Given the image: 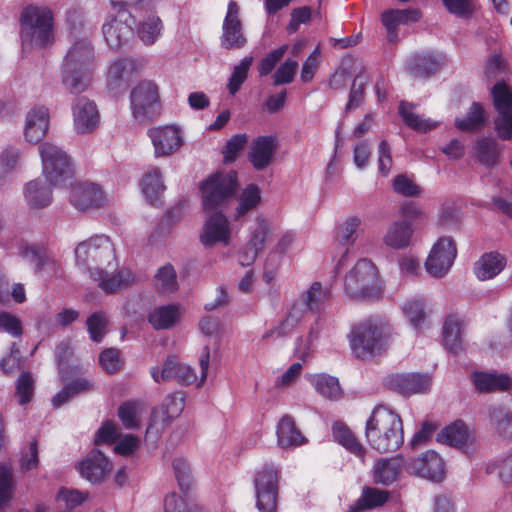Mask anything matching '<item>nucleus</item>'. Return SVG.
<instances>
[{
    "mask_svg": "<svg viewBox=\"0 0 512 512\" xmlns=\"http://www.w3.org/2000/svg\"><path fill=\"white\" fill-rule=\"evenodd\" d=\"M93 49L90 42L82 38L72 44L62 68V82L72 93L83 92L93 78Z\"/></svg>",
    "mask_w": 512,
    "mask_h": 512,
    "instance_id": "nucleus-2",
    "label": "nucleus"
},
{
    "mask_svg": "<svg viewBox=\"0 0 512 512\" xmlns=\"http://www.w3.org/2000/svg\"><path fill=\"white\" fill-rule=\"evenodd\" d=\"M26 205L31 210H40L52 203L51 184L43 178H36L27 182L23 188Z\"/></svg>",
    "mask_w": 512,
    "mask_h": 512,
    "instance_id": "nucleus-26",
    "label": "nucleus"
},
{
    "mask_svg": "<svg viewBox=\"0 0 512 512\" xmlns=\"http://www.w3.org/2000/svg\"><path fill=\"white\" fill-rule=\"evenodd\" d=\"M389 498L386 491L366 487L363 489L359 499L350 506V512H361L384 505Z\"/></svg>",
    "mask_w": 512,
    "mask_h": 512,
    "instance_id": "nucleus-47",
    "label": "nucleus"
},
{
    "mask_svg": "<svg viewBox=\"0 0 512 512\" xmlns=\"http://www.w3.org/2000/svg\"><path fill=\"white\" fill-rule=\"evenodd\" d=\"M163 31L164 24L161 18L154 13L143 17L136 26V34L146 46L156 43L161 38Z\"/></svg>",
    "mask_w": 512,
    "mask_h": 512,
    "instance_id": "nucleus-38",
    "label": "nucleus"
},
{
    "mask_svg": "<svg viewBox=\"0 0 512 512\" xmlns=\"http://www.w3.org/2000/svg\"><path fill=\"white\" fill-rule=\"evenodd\" d=\"M414 229L407 219L392 222L383 235V243L393 250H402L412 244Z\"/></svg>",
    "mask_w": 512,
    "mask_h": 512,
    "instance_id": "nucleus-25",
    "label": "nucleus"
},
{
    "mask_svg": "<svg viewBox=\"0 0 512 512\" xmlns=\"http://www.w3.org/2000/svg\"><path fill=\"white\" fill-rule=\"evenodd\" d=\"M365 437L369 446L380 453L397 451L404 443L401 416L387 406H376L366 421Z\"/></svg>",
    "mask_w": 512,
    "mask_h": 512,
    "instance_id": "nucleus-1",
    "label": "nucleus"
},
{
    "mask_svg": "<svg viewBox=\"0 0 512 512\" xmlns=\"http://www.w3.org/2000/svg\"><path fill=\"white\" fill-rule=\"evenodd\" d=\"M140 187L147 202L157 203L166 189L161 170L157 167L150 168L143 175Z\"/></svg>",
    "mask_w": 512,
    "mask_h": 512,
    "instance_id": "nucleus-36",
    "label": "nucleus"
},
{
    "mask_svg": "<svg viewBox=\"0 0 512 512\" xmlns=\"http://www.w3.org/2000/svg\"><path fill=\"white\" fill-rule=\"evenodd\" d=\"M69 190V201L78 210L86 211L103 206L107 197L102 189L94 183H76L65 186Z\"/></svg>",
    "mask_w": 512,
    "mask_h": 512,
    "instance_id": "nucleus-16",
    "label": "nucleus"
},
{
    "mask_svg": "<svg viewBox=\"0 0 512 512\" xmlns=\"http://www.w3.org/2000/svg\"><path fill=\"white\" fill-rule=\"evenodd\" d=\"M402 469V458H380L373 465L372 476L376 483L388 486L398 479Z\"/></svg>",
    "mask_w": 512,
    "mask_h": 512,
    "instance_id": "nucleus-32",
    "label": "nucleus"
},
{
    "mask_svg": "<svg viewBox=\"0 0 512 512\" xmlns=\"http://www.w3.org/2000/svg\"><path fill=\"white\" fill-rule=\"evenodd\" d=\"M330 298L331 290L320 282L312 283L308 290L300 297L302 301H305L306 307L313 312L324 310Z\"/></svg>",
    "mask_w": 512,
    "mask_h": 512,
    "instance_id": "nucleus-45",
    "label": "nucleus"
},
{
    "mask_svg": "<svg viewBox=\"0 0 512 512\" xmlns=\"http://www.w3.org/2000/svg\"><path fill=\"white\" fill-rule=\"evenodd\" d=\"M15 395L20 405L29 403L34 395V379L28 372H23L16 382Z\"/></svg>",
    "mask_w": 512,
    "mask_h": 512,
    "instance_id": "nucleus-63",
    "label": "nucleus"
},
{
    "mask_svg": "<svg viewBox=\"0 0 512 512\" xmlns=\"http://www.w3.org/2000/svg\"><path fill=\"white\" fill-rule=\"evenodd\" d=\"M346 294L357 300L371 299L383 291L376 265L367 258L359 259L345 276Z\"/></svg>",
    "mask_w": 512,
    "mask_h": 512,
    "instance_id": "nucleus-5",
    "label": "nucleus"
},
{
    "mask_svg": "<svg viewBox=\"0 0 512 512\" xmlns=\"http://www.w3.org/2000/svg\"><path fill=\"white\" fill-rule=\"evenodd\" d=\"M473 382L480 392L506 391L512 385V377L505 373L477 372L473 375Z\"/></svg>",
    "mask_w": 512,
    "mask_h": 512,
    "instance_id": "nucleus-34",
    "label": "nucleus"
},
{
    "mask_svg": "<svg viewBox=\"0 0 512 512\" xmlns=\"http://www.w3.org/2000/svg\"><path fill=\"white\" fill-rule=\"evenodd\" d=\"M183 398L173 395L166 400L165 408L155 409L152 412L151 420L147 427V435L159 434L173 418L177 417L183 410Z\"/></svg>",
    "mask_w": 512,
    "mask_h": 512,
    "instance_id": "nucleus-23",
    "label": "nucleus"
},
{
    "mask_svg": "<svg viewBox=\"0 0 512 512\" xmlns=\"http://www.w3.org/2000/svg\"><path fill=\"white\" fill-rule=\"evenodd\" d=\"M399 113L402 116L404 122L410 128L419 131L427 132L437 126L436 121H432L429 118H423L413 112V107L405 102H402L399 106Z\"/></svg>",
    "mask_w": 512,
    "mask_h": 512,
    "instance_id": "nucleus-51",
    "label": "nucleus"
},
{
    "mask_svg": "<svg viewBox=\"0 0 512 512\" xmlns=\"http://www.w3.org/2000/svg\"><path fill=\"white\" fill-rule=\"evenodd\" d=\"M457 256V247L451 237L438 238L432 245L425 261V268L434 278L444 277L453 266Z\"/></svg>",
    "mask_w": 512,
    "mask_h": 512,
    "instance_id": "nucleus-11",
    "label": "nucleus"
},
{
    "mask_svg": "<svg viewBox=\"0 0 512 512\" xmlns=\"http://www.w3.org/2000/svg\"><path fill=\"white\" fill-rule=\"evenodd\" d=\"M72 112L74 129L77 133H90L98 127L100 114L93 101L87 98L77 99L73 105Z\"/></svg>",
    "mask_w": 512,
    "mask_h": 512,
    "instance_id": "nucleus-21",
    "label": "nucleus"
},
{
    "mask_svg": "<svg viewBox=\"0 0 512 512\" xmlns=\"http://www.w3.org/2000/svg\"><path fill=\"white\" fill-rule=\"evenodd\" d=\"M462 319L458 315H449L443 326V342L451 351L457 352L462 347Z\"/></svg>",
    "mask_w": 512,
    "mask_h": 512,
    "instance_id": "nucleus-46",
    "label": "nucleus"
},
{
    "mask_svg": "<svg viewBox=\"0 0 512 512\" xmlns=\"http://www.w3.org/2000/svg\"><path fill=\"white\" fill-rule=\"evenodd\" d=\"M210 364V350L208 347H204L200 357H199V365L201 368L200 376H197L195 371L186 364L180 363L177 360V371L175 380L183 385H192L195 384L197 387H200L204 384L207 378V372Z\"/></svg>",
    "mask_w": 512,
    "mask_h": 512,
    "instance_id": "nucleus-29",
    "label": "nucleus"
},
{
    "mask_svg": "<svg viewBox=\"0 0 512 512\" xmlns=\"http://www.w3.org/2000/svg\"><path fill=\"white\" fill-rule=\"evenodd\" d=\"M279 470L271 464L259 468L254 477L256 507L259 512H276Z\"/></svg>",
    "mask_w": 512,
    "mask_h": 512,
    "instance_id": "nucleus-9",
    "label": "nucleus"
},
{
    "mask_svg": "<svg viewBox=\"0 0 512 512\" xmlns=\"http://www.w3.org/2000/svg\"><path fill=\"white\" fill-rule=\"evenodd\" d=\"M172 467L180 489L188 490L193 483V475L188 461L184 458H175Z\"/></svg>",
    "mask_w": 512,
    "mask_h": 512,
    "instance_id": "nucleus-62",
    "label": "nucleus"
},
{
    "mask_svg": "<svg viewBox=\"0 0 512 512\" xmlns=\"http://www.w3.org/2000/svg\"><path fill=\"white\" fill-rule=\"evenodd\" d=\"M353 353L368 358L385 350L389 344V327L380 319H368L355 325L349 335Z\"/></svg>",
    "mask_w": 512,
    "mask_h": 512,
    "instance_id": "nucleus-4",
    "label": "nucleus"
},
{
    "mask_svg": "<svg viewBox=\"0 0 512 512\" xmlns=\"http://www.w3.org/2000/svg\"><path fill=\"white\" fill-rule=\"evenodd\" d=\"M160 102L159 88L151 80L138 82L130 93V108L133 118L138 122L151 119Z\"/></svg>",
    "mask_w": 512,
    "mask_h": 512,
    "instance_id": "nucleus-10",
    "label": "nucleus"
},
{
    "mask_svg": "<svg viewBox=\"0 0 512 512\" xmlns=\"http://www.w3.org/2000/svg\"><path fill=\"white\" fill-rule=\"evenodd\" d=\"M318 338V329L312 327L306 336H301L296 340L294 348L295 356L302 361H308L311 359Z\"/></svg>",
    "mask_w": 512,
    "mask_h": 512,
    "instance_id": "nucleus-54",
    "label": "nucleus"
},
{
    "mask_svg": "<svg viewBox=\"0 0 512 512\" xmlns=\"http://www.w3.org/2000/svg\"><path fill=\"white\" fill-rule=\"evenodd\" d=\"M332 434L334 440L338 444H340L349 453L353 454L354 456L359 458L362 463H364L366 448L344 423H334L332 426Z\"/></svg>",
    "mask_w": 512,
    "mask_h": 512,
    "instance_id": "nucleus-35",
    "label": "nucleus"
},
{
    "mask_svg": "<svg viewBox=\"0 0 512 512\" xmlns=\"http://www.w3.org/2000/svg\"><path fill=\"white\" fill-rule=\"evenodd\" d=\"M38 150L42 161L43 179L60 188L72 184L74 170L66 152L50 142L41 144Z\"/></svg>",
    "mask_w": 512,
    "mask_h": 512,
    "instance_id": "nucleus-7",
    "label": "nucleus"
},
{
    "mask_svg": "<svg viewBox=\"0 0 512 512\" xmlns=\"http://www.w3.org/2000/svg\"><path fill=\"white\" fill-rule=\"evenodd\" d=\"M443 57L440 55H435L432 53H427L415 58L409 64V69L411 73L415 74H428L436 71L443 62Z\"/></svg>",
    "mask_w": 512,
    "mask_h": 512,
    "instance_id": "nucleus-55",
    "label": "nucleus"
},
{
    "mask_svg": "<svg viewBox=\"0 0 512 512\" xmlns=\"http://www.w3.org/2000/svg\"><path fill=\"white\" fill-rule=\"evenodd\" d=\"M302 246L295 233L284 232L270 249L269 256L281 261L285 256H293L300 253Z\"/></svg>",
    "mask_w": 512,
    "mask_h": 512,
    "instance_id": "nucleus-44",
    "label": "nucleus"
},
{
    "mask_svg": "<svg viewBox=\"0 0 512 512\" xmlns=\"http://www.w3.org/2000/svg\"><path fill=\"white\" fill-rule=\"evenodd\" d=\"M183 308L180 304H168L156 307L148 317L149 323L157 330L169 329L182 318Z\"/></svg>",
    "mask_w": 512,
    "mask_h": 512,
    "instance_id": "nucleus-33",
    "label": "nucleus"
},
{
    "mask_svg": "<svg viewBox=\"0 0 512 512\" xmlns=\"http://www.w3.org/2000/svg\"><path fill=\"white\" fill-rule=\"evenodd\" d=\"M155 286L163 293H173L178 289L174 267L166 264L160 267L154 276Z\"/></svg>",
    "mask_w": 512,
    "mask_h": 512,
    "instance_id": "nucleus-53",
    "label": "nucleus"
},
{
    "mask_svg": "<svg viewBox=\"0 0 512 512\" xmlns=\"http://www.w3.org/2000/svg\"><path fill=\"white\" fill-rule=\"evenodd\" d=\"M492 430L504 439L512 438V412L502 406H493L488 411Z\"/></svg>",
    "mask_w": 512,
    "mask_h": 512,
    "instance_id": "nucleus-41",
    "label": "nucleus"
},
{
    "mask_svg": "<svg viewBox=\"0 0 512 512\" xmlns=\"http://www.w3.org/2000/svg\"><path fill=\"white\" fill-rule=\"evenodd\" d=\"M487 121V114L482 104L473 102L464 117L455 119V126L462 131H476L483 128Z\"/></svg>",
    "mask_w": 512,
    "mask_h": 512,
    "instance_id": "nucleus-43",
    "label": "nucleus"
},
{
    "mask_svg": "<svg viewBox=\"0 0 512 512\" xmlns=\"http://www.w3.org/2000/svg\"><path fill=\"white\" fill-rule=\"evenodd\" d=\"M50 113L44 105H35L31 107L24 118L23 138L30 144L39 143L49 131Z\"/></svg>",
    "mask_w": 512,
    "mask_h": 512,
    "instance_id": "nucleus-18",
    "label": "nucleus"
},
{
    "mask_svg": "<svg viewBox=\"0 0 512 512\" xmlns=\"http://www.w3.org/2000/svg\"><path fill=\"white\" fill-rule=\"evenodd\" d=\"M247 39L243 32L240 19V8L231 0L227 5V12L222 25L220 44L225 49H241L246 45Z\"/></svg>",
    "mask_w": 512,
    "mask_h": 512,
    "instance_id": "nucleus-14",
    "label": "nucleus"
},
{
    "mask_svg": "<svg viewBox=\"0 0 512 512\" xmlns=\"http://www.w3.org/2000/svg\"><path fill=\"white\" fill-rule=\"evenodd\" d=\"M75 259L79 267L88 271L90 277L115 261L114 247L105 235L93 236L77 245Z\"/></svg>",
    "mask_w": 512,
    "mask_h": 512,
    "instance_id": "nucleus-6",
    "label": "nucleus"
},
{
    "mask_svg": "<svg viewBox=\"0 0 512 512\" xmlns=\"http://www.w3.org/2000/svg\"><path fill=\"white\" fill-rule=\"evenodd\" d=\"M82 478L91 483L103 482L112 472V462L99 450H92L76 466Z\"/></svg>",
    "mask_w": 512,
    "mask_h": 512,
    "instance_id": "nucleus-20",
    "label": "nucleus"
},
{
    "mask_svg": "<svg viewBox=\"0 0 512 512\" xmlns=\"http://www.w3.org/2000/svg\"><path fill=\"white\" fill-rule=\"evenodd\" d=\"M277 231L276 223L263 215H258L250 227V238L245 251L239 255V263L242 266L250 265L262 251L268 240Z\"/></svg>",
    "mask_w": 512,
    "mask_h": 512,
    "instance_id": "nucleus-12",
    "label": "nucleus"
},
{
    "mask_svg": "<svg viewBox=\"0 0 512 512\" xmlns=\"http://www.w3.org/2000/svg\"><path fill=\"white\" fill-rule=\"evenodd\" d=\"M277 442L282 448H295L306 443V438L296 428L290 416H283L277 424Z\"/></svg>",
    "mask_w": 512,
    "mask_h": 512,
    "instance_id": "nucleus-37",
    "label": "nucleus"
},
{
    "mask_svg": "<svg viewBox=\"0 0 512 512\" xmlns=\"http://www.w3.org/2000/svg\"><path fill=\"white\" fill-rule=\"evenodd\" d=\"M0 331L18 338L23 334V324L21 319L8 311L0 310Z\"/></svg>",
    "mask_w": 512,
    "mask_h": 512,
    "instance_id": "nucleus-64",
    "label": "nucleus"
},
{
    "mask_svg": "<svg viewBox=\"0 0 512 512\" xmlns=\"http://www.w3.org/2000/svg\"><path fill=\"white\" fill-rule=\"evenodd\" d=\"M307 310H309L305 301H302L300 298L295 300L291 305L286 318L280 324V335H285L294 327H296L304 318Z\"/></svg>",
    "mask_w": 512,
    "mask_h": 512,
    "instance_id": "nucleus-56",
    "label": "nucleus"
},
{
    "mask_svg": "<svg viewBox=\"0 0 512 512\" xmlns=\"http://www.w3.org/2000/svg\"><path fill=\"white\" fill-rule=\"evenodd\" d=\"M468 436V428L465 423L455 421L440 431L437 440L450 446L460 447L467 442Z\"/></svg>",
    "mask_w": 512,
    "mask_h": 512,
    "instance_id": "nucleus-50",
    "label": "nucleus"
},
{
    "mask_svg": "<svg viewBox=\"0 0 512 512\" xmlns=\"http://www.w3.org/2000/svg\"><path fill=\"white\" fill-rule=\"evenodd\" d=\"M309 383L322 397L329 400H339L342 390L336 377L325 373H315L307 376Z\"/></svg>",
    "mask_w": 512,
    "mask_h": 512,
    "instance_id": "nucleus-39",
    "label": "nucleus"
},
{
    "mask_svg": "<svg viewBox=\"0 0 512 512\" xmlns=\"http://www.w3.org/2000/svg\"><path fill=\"white\" fill-rule=\"evenodd\" d=\"M136 70V61L130 58L117 59L111 62L106 76L108 89L113 92L124 89Z\"/></svg>",
    "mask_w": 512,
    "mask_h": 512,
    "instance_id": "nucleus-24",
    "label": "nucleus"
},
{
    "mask_svg": "<svg viewBox=\"0 0 512 512\" xmlns=\"http://www.w3.org/2000/svg\"><path fill=\"white\" fill-rule=\"evenodd\" d=\"M493 106L497 114L512 112V92L503 82H497L492 90Z\"/></svg>",
    "mask_w": 512,
    "mask_h": 512,
    "instance_id": "nucleus-57",
    "label": "nucleus"
},
{
    "mask_svg": "<svg viewBox=\"0 0 512 512\" xmlns=\"http://www.w3.org/2000/svg\"><path fill=\"white\" fill-rule=\"evenodd\" d=\"M426 303L422 299L414 298L407 300L402 311L409 323L415 328L420 329L427 317Z\"/></svg>",
    "mask_w": 512,
    "mask_h": 512,
    "instance_id": "nucleus-52",
    "label": "nucleus"
},
{
    "mask_svg": "<svg viewBox=\"0 0 512 512\" xmlns=\"http://www.w3.org/2000/svg\"><path fill=\"white\" fill-rule=\"evenodd\" d=\"M431 377L427 374H397L390 378L388 384L403 395L424 393L431 387Z\"/></svg>",
    "mask_w": 512,
    "mask_h": 512,
    "instance_id": "nucleus-27",
    "label": "nucleus"
},
{
    "mask_svg": "<svg viewBox=\"0 0 512 512\" xmlns=\"http://www.w3.org/2000/svg\"><path fill=\"white\" fill-rule=\"evenodd\" d=\"M14 493L13 473L10 465L0 463V511L12 499Z\"/></svg>",
    "mask_w": 512,
    "mask_h": 512,
    "instance_id": "nucleus-59",
    "label": "nucleus"
},
{
    "mask_svg": "<svg viewBox=\"0 0 512 512\" xmlns=\"http://www.w3.org/2000/svg\"><path fill=\"white\" fill-rule=\"evenodd\" d=\"M276 146V139L272 136H260L252 142L249 160L257 170H262L270 164Z\"/></svg>",
    "mask_w": 512,
    "mask_h": 512,
    "instance_id": "nucleus-30",
    "label": "nucleus"
},
{
    "mask_svg": "<svg viewBox=\"0 0 512 512\" xmlns=\"http://www.w3.org/2000/svg\"><path fill=\"white\" fill-rule=\"evenodd\" d=\"M362 224V219L355 215H350L341 220L336 227L335 240L342 246L353 245L356 241V232Z\"/></svg>",
    "mask_w": 512,
    "mask_h": 512,
    "instance_id": "nucleus-48",
    "label": "nucleus"
},
{
    "mask_svg": "<svg viewBox=\"0 0 512 512\" xmlns=\"http://www.w3.org/2000/svg\"><path fill=\"white\" fill-rule=\"evenodd\" d=\"M116 266L114 261L111 266H105L97 272H93L91 278L105 293H114L125 289L135 281L134 273L127 268L113 271Z\"/></svg>",
    "mask_w": 512,
    "mask_h": 512,
    "instance_id": "nucleus-19",
    "label": "nucleus"
},
{
    "mask_svg": "<svg viewBox=\"0 0 512 512\" xmlns=\"http://www.w3.org/2000/svg\"><path fill=\"white\" fill-rule=\"evenodd\" d=\"M199 237L205 247L228 246L232 239L228 218L221 212L212 213L206 218Z\"/></svg>",
    "mask_w": 512,
    "mask_h": 512,
    "instance_id": "nucleus-15",
    "label": "nucleus"
},
{
    "mask_svg": "<svg viewBox=\"0 0 512 512\" xmlns=\"http://www.w3.org/2000/svg\"><path fill=\"white\" fill-rule=\"evenodd\" d=\"M19 255L37 273L51 270L54 267V262L47 256L45 250L39 246L22 243L19 247Z\"/></svg>",
    "mask_w": 512,
    "mask_h": 512,
    "instance_id": "nucleus-40",
    "label": "nucleus"
},
{
    "mask_svg": "<svg viewBox=\"0 0 512 512\" xmlns=\"http://www.w3.org/2000/svg\"><path fill=\"white\" fill-rule=\"evenodd\" d=\"M155 157H168L180 150L184 144V132L177 125H163L150 128L147 132Z\"/></svg>",
    "mask_w": 512,
    "mask_h": 512,
    "instance_id": "nucleus-13",
    "label": "nucleus"
},
{
    "mask_svg": "<svg viewBox=\"0 0 512 512\" xmlns=\"http://www.w3.org/2000/svg\"><path fill=\"white\" fill-rule=\"evenodd\" d=\"M129 15L109 17L103 24L102 31L106 43L112 49H119L126 44L133 34L131 24L128 23Z\"/></svg>",
    "mask_w": 512,
    "mask_h": 512,
    "instance_id": "nucleus-22",
    "label": "nucleus"
},
{
    "mask_svg": "<svg viewBox=\"0 0 512 512\" xmlns=\"http://www.w3.org/2000/svg\"><path fill=\"white\" fill-rule=\"evenodd\" d=\"M420 18L418 10H398L390 9L382 13V23L385 26L387 33L391 40L396 37L397 27L401 24H405L409 21H417Z\"/></svg>",
    "mask_w": 512,
    "mask_h": 512,
    "instance_id": "nucleus-42",
    "label": "nucleus"
},
{
    "mask_svg": "<svg viewBox=\"0 0 512 512\" xmlns=\"http://www.w3.org/2000/svg\"><path fill=\"white\" fill-rule=\"evenodd\" d=\"M507 260L498 252L484 253L473 266V272L480 281L494 279L506 267Z\"/></svg>",
    "mask_w": 512,
    "mask_h": 512,
    "instance_id": "nucleus-28",
    "label": "nucleus"
},
{
    "mask_svg": "<svg viewBox=\"0 0 512 512\" xmlns=\"http://www.w3.org/2000/svg\"><path fill=\"white\" fill-rule=\"evenodd\" d=\"M88 499V493L74 488L62 487L56 494V501L67 510H74Z\"/></svg>",
    "mask_w": 512,
    "mask_h": 512,
    "instance_id": "nucleus-60",
    "label": "nucleus"
},
{
    "mask_svg": "<svg viewBox=\"0 0 512 512\" xmlns=\"http://www.w3.org/2000/svg\"><path fill=\"white\" fill-rule=\"evenodd\" d=\"M238 186L234 171H218L207 177L200 186L202 203L206 212L212 211L233 196Z\"/></svg>",
    "mask_w": 512,
    "mask_h": 512,
    "instance_id": "nucleus-8",
    "label": "nucleus"
},
{
    "mask_svg": "<svg viewBox=\"0 0 512 512\" xmlns=\"http://www.w3.org/2000/svg\"><path fill=\"white\" fill-rule=\"evenodd\" d=\"M252 61V57H245L238 65L234 67L227 84L228 91L231 95H235L239 91L241 85L247 79L248 71Z\"/></svg>",
    "mask_w": 512,
    "mask_h": 512,
    "instance_id": "nucleus-61",
    "label": "nucleus"
},
{
    "mask_svg": "<svg viewBox=\"0 0 512 512\" xmlns=\"http://www.w3.org/2000/svg\"><path fill=\"white\" fill-rule=\"evenodd\" d=\"M21 40L24 51L41 49L54 39L53 16L46 6L30 5L21 14Z\"/></svg>",
    "mask_w": 512,
    "mask_h": 512,
    "instance_id": "nucleus-3",
    "label": "nucleus"
},
{
    "mask_svg": "<svg viewBox=\"0 0 512 512\" xmlns=\"http://www.w3.org/2000/svg\"><path fill=\"white\" fill-rule=\"evenodd\" d=\"M261 201V191L258 186L249 184L238 197V204L233 219L238 221L250 210L256 208Z\"/></svg>",
    "mask_w": 512,
    "mask_h": 512,
    "instance_id": "nucleus-49",
    "label": "nucleus"
},
{
    "mask_svg": "<svg viewBox=\"0 0 512 512\" xmlns=\"http://www.w3.org/2000/svg\"><path fill=\"white\" fill-rule=\"evenodd\" d=\"M501 153L500 145L492 136L479 137L473 145V156L483 166L491 168L497 165Z\"/></svg>",
    "mask_w": 512,
    "mask_h": 512,
    "instance_id": "nucleus-31",
    "label": "nucleus"
},
{
    "mask_svg": "<svg viewBox=\"0 0 512 512\" xmlns=\"http://www.w3.org/2000/svg\"><path fill=\"white\" fill-rule=\"evenodd\" d=\"M142 413L143 405L136 402L125 403L118 410L119 418L127 429H134L140 425Z\"/></svg>",
    "mask_w": 512,
    "mask_h": 512,
    "instance_id": "nucleus-58",
    "label": "nucleus"
},
{
    "mask_svg": "<svg viewBox=\"0 0 512 512\" xmlns=\"http://www.w3.org/2000/svg\"><path fill=\"white\" fill-rule=\"evenodd\" d=\"M406 470L413 475L441 482L445 477V463L442 457L433 450L412 458L406 463Z\"/></svg>",
    "mask_w": 512,
    "mask_h": 512,
    "instance_id": "nucleus-17",
    "label": "nucleus"
}]
</instances>
